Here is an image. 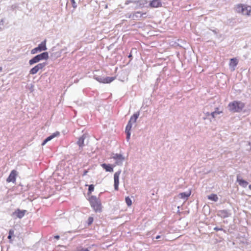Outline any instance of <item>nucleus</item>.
<instances>
[{
    "instance_id": "1",
    "label": "nucleus",
    "mask_w": 251,
    "mask_h": 251,
    "mask_svg": "<svg viewBox=\"0 0 251 251\" xmlns=\"http://www.w3.org/2000/svg\"><path fill=\"white\" fill-rule=\"evenodd\" d=\"M140 115V112H137L136 113H134L130 118V120H129L127 125H126V139L127 141H128L130 139V130L132 126V124L134 123H135L137 119L138 118Z\"/></svg>"
},
{
    "instance_id": "2",
    "label": "nucleus",
    "mask_w": 251,
    "mask_h": 251,
    "mask_svg": "<svg viewBox=\"0 0 251 251\" xmlns=\"http://www.w3.org/2000/svg\"><path fill=\"white\" fill-rule=\"evenodd\" d=\"M245 107V104L241 101H233L229 103L228 108L232 112H240Z\"/></svg>"
},
{
    "instance_id": "3",
    "label": "nucleus",
    "mask_w": 251,
    "mask_h": 251,
    "mask_svg": "<svg viewBox=\"0 0 251 251\" xmlns=\"http://www.w3.org/2000/svg\"><path fill=\"white\" fill-rule=\"evenodd\" d=\"M236 11L243 15L251 16V6L243 4H239L235 7Z\"/></svg>"
},
{
    "instance_id": "4",
    "label": "nucleus",
    "mask_w": 251,
    "mask_h": 251,
    "mask_svg": "<svg viewBox=\"0 0 251 251\" xmlns=\"http://www.w3.org/2000/svg\"><path fill=\"white\" fill-rule=\"evenodd\" d=\"M91 207L95 212L101 211V205L100 201L95 196H91L89 200Z\"/></svg>"
},
{
    "instance_id": "5",
    "label": "nucleus",
    "mask_w": 251,
    "mask_h": 251,
    "mask_svg": "<svg viewBox=\"0 0 251 251\" xmlns=\"http://www.w3.org/2000/svg\"><path fill=\"white\" fill-rule=\"evenodd\" d=\"M49 58V54L48 52H44L40 54H38L33 58L29 60V64L32 65L43 60H47Z\"/></svg>"
},
{
    "instance_id": "6",
    "label": "nucleus",
    "mask_w": 251,
    "mask_h": 251,
    "mask_svg": "<svg viewBox=\"0 0 251 251\" xmlns=\"http://www.w3.org/2000/svg\"><path fill=\"white\" fill-rule=\"evenodd\" d=\"M47 50L46 47V40H44L37 47L31 50V53L34 54L37 53L38 52H41L42 51H45Z\"/></svg>"
},
{
    "instance_id": "7",
    "label": "nucleus",
    "mask_w": 251,
    "mask_h": 251,
    "mask_svg": "<svg viewBox=\"0 0 251 251\" xmlns=\"http://www.w3.org/2000/svg\"><path fill=\"white\" fill-rule=\"evenodd\" d=\"M111 158L115 161L116 165L118 166L122 165L125 159V157L122 154L118 153H113Z\"/></svg>"
},
{
    "instance_id": "8",
    "label": "nucleus",
    "mask_w": 251,
    "mask_h": 251,
    "mask_svg": "<svg viewBox=\"0 0 251 251\" xmlns=\"http://www.w3.org/2000/svg\"><path fill=\"white\" fill-rule=\"evenodd\" d=\"M47 65L46 63H39L32 68L29 71V74L30 75H35L37 74L40 70H42Z\"/></svg>"
},
{
    "instance_id": "9",
    "label": "nucleus",
    "mask_w": 251,
    "mask_h": 251,
    "mask_svg": "<svg viewBox=\"0 0 251 251\" xmlns=\"http://www.w3.org/2000/svg\"><path fill=\"white\" fill-rule=\"evenodd\" d=\"M121 171H118L116 172L114 175V189L116 190H118L119 188V176L121 174Z\"/></svg>"
},
{
    "instance_id": "10",
    "label": "nucleus",
    "mask_w": 251,
    "mask_h": 251,
    "mask_svg": "<svg viewBox=\"0 0 251 251\" xmlns=\"http://www.w3.org/2000/svg\"><path fill=\"white\" fill-rule=\"evenodd\" d=\"M26 212L25 210H20L19 209L15 210L12 214L13 216H15L19 219L22 218Z\"/></svg>"
},
{
    "instance_id": "11",
    "label": "nucleus",
    "mask_w": 251,
    "mask_h": 251,
    "mask_svg": "<svg viewBox=\"0 0 251 251\" xmlns=\"http://www.w3.org/2000/svg\"><path fill=\"white\" fill-rule=\"evenodd\" d=\"M230 213L227 210H221L217 212V215L222 218H226L230 216Z\"/></svg>"
},
{
    "instance_id": "12",
    "label": "nucleus",
    "mask_w": 251,
    "mask_h": 251,
    "mask_svg": "<svg viewBox=\"0 0 251 251\" xmlns=\"http://www.w3.org/2000/svg\"><path fill=\"white\" fill-rule=\"evenodd\" d=\"M17 175V171L15 170H12L9 176L7 177V178L6 179L7 182H12L13 183L15 182L16 181V177Z\"/></svg>"
},
{
    "instance_id": "13",
    "label": "nucleus",
    "mask_w": 251,
    "mask_h": 251,
    "mask_svg": "<svg viewBox=\"0 0 251 251\" xmlns=\"http://www.w3.org/2000/svg\"><path fill=\"white\" fill-rule=\"evenodd\" d=\"M149 5L152 8H157L161 6L162 3L160 0H152L150 1Z\"/></svg>"
},
{
    "instance_id": "14",
    "label": "nucleus",
    "mask_w": 251,
    "mask_h": 251,
    "mask_svg": "<svg viewBox=\"0 0 251 251\" xmlns=\"http://www.w3.org/2000/svg\"><path fill=\"white\" fill-rule=\"evenodd\" d=\"M237 182L243 188H246L248 185V182L243 179L239 175L237 176Z\"/></svg>"
},
{
    "instance_id": "15",
    "label": "nucleus",
    "mask_w": 251,
    "mask_h": 251,
    "mask_svg": "<svg viewBox=\"0 0 251 251\" xmlns=\"http://www.w3.org/2000/svg\"><path fill=\"white\" fill-rule=\"evenodd\" d=\"M237 64L238 60L236 58H231L230 59L229 65L232 71L235 70Z\"/></svg>"
},
{
    "instance_id": "16",
    "label": "nucleus",
    "mask_w": 251,
    "mask_h": 251,
    "mask_svg": "<svg viewBox=\"0 0 251 251\" xmlns=\"http://www.w3.org/2000/svg\"><path fill=\"white\" fill-rule=\"evenodd\" d=\"M131 2L136 4V6L138 8H143L148 3L147 1L146 0H139L131 1Z\"/></svg>"
},
{
    "instance_id": "17",
    "label": "nucleus",
    "mask_w": 251,
    "mask_h": 251,
    "mask_svg": "<svg viewBox=\"0 0 251 251\" xmlns=\"http://www.w3.org/2000/svg\"><path fill=\"white\" fill-rule=\"evenodd\" d=\"M146 15V13H141L140 12H136L134 13L132 16V18L134 20H139L140 18H145Z\"/></svg>"
},
{
    "instance_id": "18",
    "label": "nucleus",
    "mask_w": 251,
    "mask_h": 251,
    "mask_svg": "<svg viewBox=\"0 0 251 251\" xmlns=\"http://www.w3.org/2000/svg\"><path fill=\"white\" fill-rule=\"evenodd\" d=\"M59 135V132H56L53 133L52 134L48 137L42 143V145H45L48 141H50L51 139L54 138L55 137L58 136Z\"/></svg>"
},
{
    "instance_id": "19",
    "label": "nucleus",
    "mask_w": 251,
    "mask_h": 251,
    "mask_svg": "<svg viewBox=\"0 0 251 251\" xmlns=\"http://www.w3.org/2000/svg\"><path fill=\"white\" fill-rule=\"evenodd\" d=\"M101 167L105 170L106 172H112L113 171V169L111 167V166L109 164H106L105 163L102 164L101 165Z\"/></svg>"
},
{
    "instance_id": "20",
    "label": "nucleus",
    "mask_w": 251,
    "mask_h": 251,
    "mask_svg": "<svg viewBox=\"0 0 251 251\" xmlns=\"http://www.w3.org/2000/svg\"><path fill=\"white\" fill-rule=\"evenodd\" d=\"M222 113V111H219V108H216V110L211 113H210V116L211 118H209L210 121H211V118L214 119L217 116V115H219Z\"/></svg>"
},
{
    "instance_id": "21",
    "label": "nucleus",
    "mask_w": 251,
    "mask_h": 251,
    "mask_svg": "<svg viewBox=\"0 0 251 251\" xmlns=\"http://www.w3.org/2000/svg\"><path fill=\"white\" fill-rule=\"evenodd\" d=\"M190 195H191V192L188 191V192L181 193L179 194V196L180 198H181L182 199L187 200L188 199V198L190 196Z\"/></svg>"
},
{
    "instance_id": "22",
    "label": "nucleus",
    "mask_w": 251,
    "mask_h": 251,
    "mask_svg": "<svg viewBox=\"0 0 251 251\" xmlns=\"http://www.w3.org/2000/svg\"><path fill=\"white\" fill-rule=\"evenodd\" d=\"M84 139L85 136L84 135H83L78 139L77 142V144L79 146L80 148H82L83 146Z\"/></svg>"
},
{
    "instance_id": "23",
    "label": "nucleus",
    "mask_w": 251,
    "mask_h": 251,
    "mask_svg": "<svg viewBox=\"0 0 251 251\" xmlns=\"http://www.w3.org/2000/svg\"><path fill=\"white\" fill-rule=\"evenodd\" d=\"M208 199L212 201H217L218 200V197L217 195L214 194H212L207 196Z\"/></svg>"
},
{
    "instance_id": "24",
    "label": "nucleus",
    "mask_w": 251,
    "mask_h": 251,
    "mask_svg": "<svg viewBox=\"0 0 251 251\" xmlns=\"http://www.w3.org/2000/svg\"><path fill=\"white\" fill-rule=\"evenodd\" d=\"M115 79V77H104V83H109L113 81Z\"/></svg>"
},
{
    "instance_id": "25",
    "label": "nucleus",
    "mask_w": 251,
    "mask_h": 251,
    "mask_svg": "<svg viewBox=\"0 0 251 251\" xmlns=\"http://www.w3.org/2000/svg\"><path fill=\"white\" fill-rule=\"evenodd\" d=\"M125 201H126V203L127 204V205L128 206H130L131 205L132 201H131V200L130 199V198L129 197H126V199H125Z\"/></svg>"
},
{
    "instance_id": "26",
    "label": "nucleus",
    "mask_w": 251,
    "mask_h": 251,
    "mask_svg": "<svg viewBox=\"0 0 251 251\" xmlns=\"http://www.w3.org/2000/svg\"><path fill=\"white\" fill-rule=\"evenodd\" d=\"M95 78L100 83H104V77H101V76H97L95 77Z\"/></svg>"
},
{
    "instance_id": "27",
    "label": "nucleus",
    "mask_w": 251,
    "mask_h": 251,
    "mask_svg": "<svg viewBox=\"0 0 251 251\" xmlns=\"http://www.w3.org/2000/svg\"><path fill=\"white\" fill-rule=\"evenodd\" d=\"M14 233V230L13 229H10L9 231V235L8 236V239H11L12 236L13 235Z\"/></svg>"
},
{
    "instance_id": "28",
    "label": "nucleus",
    "mask_w": 251,
    "mask_h": 251,
    "mask_svg": "<svg viewBox=\"0 0 251 251\" xmlns=\"http://www.w3.org/2000/svg\"><path fill=\"white\" fill-rule=\"evenodd\" d=\"M94 221V219L92 217H89L88 219V225L89 226L90 225H91L93 223Z\"/></svg>"
},
{
    "instance_id": "29",
    "label": "nucleus",
    "mask_w": 251,
    "mask_h": 251,
    "mask_svg": "<svg viewBox=\"0 0 251 251\" xmlns=\"http://www.w3.org/2000/svg\"><path fill=\"white\" fill-rule=\"evenodd\" d=\"M94 190V186L93 185H90L89 186L88 191L89 193H91Z\"/></svg>"
},
{
    "instance_id": "30",
    "label": "nucleus",
    "mask_w": 251,
    "mask_h": 251,
    "mask_svg": "<svg viewBox=\"0 0 251 251\" xmlns=\"http://www.w3.org/2000/svg\"><path fill=\"white\" fill-rule=\"evenodd\" d=\"M71 2H72V6L74 8H75L77 6V5H76V3H75V0H71Z\"/></svg>"
},
{
    "instance_id": "31",
    "label": "nucleus",
    "mask_w": 251,
    "mask_h": 251,
    "mask_svg": "<svg viewBox=\"0 0 251 251\" xmlns=\"http://www.w3.org/2000/svg\"><path fill=\"white\" fill-rule=\"evenodd\" d=\"M214 230L216 231L223 230L225 232H226V230H224L222 228H219L218 227H214Z\"/></svg>"
},
{
    "instance_id": "32",
    "label": "nucleus",
    "mask_w": 251,
    "mask_h": 251,
    "mask_svg": "<svg viewBox=\"0 0 251 251\" xmlns=\"http://www.w3.org/2000/svg\"><path fill=\"white\" fill-rule=\"evenodd\" d=\"M88 173V171L87 170H85L83 172V176H86L87 175Z\"/></svg>"
},
{
    "instance_id": "33",
    "label": "nucleus",
    "mask_w": 251,
    "mask_h": 251,
    "mask_svg": "<svg viewBox=\"0 0 251 251\" xmlns=\"http://www.w3.org/2000/svg\"><path fill=\"white\" fill-rule=\"evenodd\" d=\"M205 115H206L207 117H209L210 116V113L207 112L205 113Z\"/></svg>"
},
{
    "instance_id": "34",
    "label": "nucleus",
    "mask_w": 251,
    "mask_h": 251,
    "mask_svg": "<svg viewBox=\"0 0 251 251\" xmlns=\"http://www.w3.org/2000/svg\"><path fill=\"white\" fill-rule=\"evenodd\" d=\"M60 237L59 235H55L54 236V238H55L56 239H59Z\"/></svg>"
},
{
    "instance_id": "35",
    "label": "nucleus",
    "mask_w": 251,
    "mask_h": 251,
    "mask_svg": "<svg viewBox=\"0 0 251 251\" xmlns=\"http://www.w3.org/2000/svg\"><path fill=\"white\" fill-rule=\"evenodd\" d=\"M131 1H129V0L126 1V4H128L129 2H132Z\"/></svg>"
},
{
    "instance_id": "36",
    "label": "nucleus",
    "mask_w": 251,
    "mask_h": 251,
    "mask_svg": "<svg viewBox=\"0 0 251 251\" xmlns=\"http://www.w3.org/2000/svg\"><path fill=\"white\" fill-rule=\"evenodd\" d=\"M160 238V235H157L156 237V239H158Z\"/></svg>"
},
{
    "instance_id": "37",
    "label": "nucleus",
    "mask_w": 251,
    "mask_h": 251,
    "mask_svg": "<svg viewBox=\"0 0 251 251\" xmlns=\"http://www.w3.org/2000/svg\"><path fill=\"white\" fill-rule=\"evenodd\" d=\"M249 188L250 190H251V185H250L249 186Z\"/></svg>"
},
{
    "instance_id": "38",
    "label": "nucleus",
    "mask_w": 251,
    "mask_h": 251,
    "mask_svg": "<svg viewBox=\"0 0 251 251\" xmlns=\"http://www.w3.org/2000/svg\"><path fill=\"white\" fill-rule=\"evenodd\" d=\"M2 70V68L0 67V72H1Z\"/></svg>"
},
{
    "instance_id": "39",
    "label": "nucleus",
    "mask_w": 251,
    "mask_h": 251,
    "mask_svg": "<svg viewBox=\"0 0 251 251\" xmlns=\"http://www.w3.org/2000/svg\"><path fill=\"white\" fill-rule=\"evenodd\" d=\"M132 56V55L131 54H130L129 55H128V57L130 58Z\"/></svg>"
}]
</instances>
